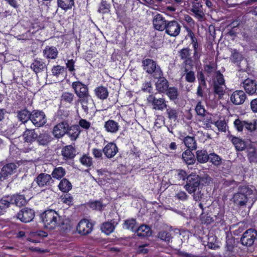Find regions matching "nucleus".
Instances as JSON below:
<instances>
[{
    "mask_svg": "<svg viewBox=\"0 0 257 257\" xmlns=\"http://www.w3.org/2000/svg\"><path fill=\"white\" fill-rule=\"evenodd\" d=\"M118 152V148L115 144L109 143L103 148V152L107 158L113 157Z\"/></svg>",
    "mask_w": 257,
    "mask_h": 257,
    "instance_id": "22",
    "label": "nucleus"
},
{
    "mask_svg": "<svg viewBox=\"0 0 257 257\" xmlns=\"http://www.w3.org/2000/svg\"><path fill=\"white\" fill-rule=\"evenodd\" d=\"M37 138L39 144L43 146L47 145L50 140V136L47 133L40 134Z\"/></svg>",
    "mask_w": 257,
    "mask_h": 257,
    "instance_id": "50",
    "label": "nucleus"
},
{
    "mask_svg": "<svg viewBox=\"0 0 257 257\" xmlns=\"http://www.w3.org/2000/svg\"><path fill=\"white\" fill-rule=\"evenodd\" d=\"M123 228L131 230L132 231H136L137 229V222L135 219H128L124 221L123 226Z\"/></svg>",
    "mask_w": 257,
    "mask_h": 257,
    "instance_id": "45",
    "label": "nucleus"
},
{
    "mask_svg": "<svg viewBox=\"0 0 257 257\" xmlns=\"http://www.w3.org/2000/svg\"><path fill=\"white\" fill-rule=\"evenodd\" d=\"M58 51L54 46H46L43 50V55L47 59H55L57 57Z\"/></svg>",
    "mask_w": 257,
    "mask_h": 257,
    "instance_id": "25",
    "label": "nucleus"
},
{
    "mask_svg": "<svg viewBox=\"0 0 257 257\" xmlns=\"http://www.w3.org/2000/svg\"><path fill=\"white\" fill-rule=\"evenodd\" d=\"M230 51L231 53L230 56L231 62L238 66H240L241 62L244 59L242 54L236 49H230Z\"/></svg>",
    "mask_w": 257,
    "mask_h": 257,
    "instance_id": "23",
    "label": "nucleus"
},
{
    "mask_svg": "<svg viewBox=\"0 0 257 257\" xmlns=\"http://www.w3.org/2000/svg\"><path fill=\"white\" fill-rule=\"evenodd\" d=\"M234 124L237 130L239 132L242 131L243 129L249 132H252L256 129V122L255 120L251 121L241 120L239 119L234 121Z\"/></svg>",
    "mask_w": 257,
    "mask_h": 257,
    "instance_id": "6",
    "label": "nucleus"
},
{
    "mask_svg": "<svg viewBox=\"0 0 257 257\" xmlns=\"http://www.w3.org/2000/svg\"><path fill=\"white\" fill-rule=\"evenodd\" d=\"M166 112L169 119L175 120L177 118L178 112L175 109L169 108Z\"/></svg>",
    "mask_w": 257,
    "mask_h": 257,
    "instance_id": "57",
    "label": "nucleus"
},
{
    "mask_svg": "<svg viewBox=\"0 0 257 257\" xmlns=\"http://www.w3.org/2000/svg\"><path fill=\"white\" fill-rule=\"evenodd\" d=\"M72 184L66 179L61 180L58 185V188L63 192H68L72 189Z\"/></svg>",
    "mask_w": 257,
    "mask_h": 257,
    "instance_id": "42",
    "label": "nucleus"
},
{
    "mask_svg": "<svg viewBox=\"0 0 257 257\" xmlns=\"http://www.w3.org/2000/svg\"><path fill=\"white\" fill-rule=\"evenodd\" d=\"M246 99V94L242 90H236L230 96V100L235 105L242 104Z\"/></svg>",
    "mask_w": 257,
    "mask_h": 257,
    "instance_id": "19",
    "label": "nucleus"
},
{
    "mask_svg": "<svg viewBox=\"0 0 257 257\" xmlns=\"http://www.w3.org/2000/svg\"><path fill=\"white\" fill-rule=\"evenodd\" d=\"M17 117L23 123L26 122L31 118V113L26 109L22 110L17 112Z\"/></svg>",
    "mask_w": 257,
    "mask_h": 257,
    "instance_id": "39",
    "label": "nucleus"
},
{
    "mask_svg": "<svg viewBox=\"0 0 257 257\" xmlns=\"http://www.w3.org/2000/svg\"><path fill=\"white\" fill-rule=\"evenodd\" d=\"M32 33L30 31L26 32L25 33L17 36L16 38L19 40H29L32 39Z\"/></svg>",
    "mask_w": 257,
    "mask_h": 257,
    "instance_id": "58",
    "label": "nucleus"
},
{
    "mask_svg": "<svg viewBox=\"0 0 257 257\" xmlns=\"http://www.w3.org/2000/svg\"><path fill=\"white\" fill-rule=\"evenodd\" d=\"M182 159L188 165H192L195 162L194 155L191 150H187L182 154Z\"/></svg>",
    "mask_w": 257,
    "mask_h": 257,
    "instance_id": "37",
    "label": "nucleus"
},
{
    "mask_svg": "<svg viewBox=\"0 0 257 257\" xmlns=\"http://www.w3.org/2000/svg\"><path fill=\"white\" fill-rule=\"evenodd\" d=\"M165 32L171 37H176L178 36L181 31L180 25L176 21H171L167 23Z\"/></svg>",
    "mask_w": 257,
    "mask_h": 257,
    "instance_id": "11",
    "label": "nucleus"
},
{
    "mask_svg": "<svg viewBox=\"0 0 257 257\" xmlns=\"http://www.w3.org/2000/svg\"><path fill=\"white\" fill-rule=\"evenodd\" d=\"M190 11L193 13L194 17L198 21H202L205 19V13L202 5L199 3H192Z\"/></svg>",
    "mask_w": 257,
    "mask_h": 257,
    "instance_id": "16",
    "label": "nucleus"
},
{
    "mask_svg": "<svg viewBox=\"0 0 257 257\" xmlns=\"http://www.w3.org/2000/svg\"><path fill=\"white\" fill-rule=\"evenodd\" d=\"M214 90L216 94L221 97L224 94L226 88L223 75L219 71L217 72L213 81Z\"/></svg>",
    "mask_w": 257,
    "mask_h": 257,
    "instance_id": "5",
    "label": "nucleus"
},
{
    "mask_svg": "<svg viewBox=\"0 0 257 257\" xmlns=\"http://www.w3.org/2000/svg\"><path fill=\"white\" fill-rule=\"evenodd\" d=\"M252 193V190L248 187L240 186L238 191L233 195L232 198V201L238 206H245Z\"/></svg>",
    "mask_w": 257,
    "mask_h": 257,
    "instance_id": "2",
    "label": "nucleus"
},
{
    "mask_svg": "<svg viewBox=\"0 0 257 257\" xmlns=\"http://www.w3.org/2000/svg\"><path fill=\"white\" fill-rule=\"evenodd\" d=\"M58 6L64 10L72 8L74 5V0H57Z\"/></svg>",
    "mask_w": 257,
    "mask_h": 257,
    "instance_id": "49",
    "label": "nucleus"
},
{
    "mask_svg": "<svg viewBox=\"0 0 257 257\" xmlns=\"http://www.w3.org/2000/svg\"><path fill=\"white\" fill-rule=\"evenodd\" d=\"M62 155L66 160L72 159L75 156V149L72 145L65 146L62 150Z\"/></svg>",
    "mask_w": 257,
    "mask_h": 257,
    "instance_id": "29",
    "label": "nucleus"
},
{
    "mask_svg": "<svg viewBox=\"0 0 257 257\" xmlns=\"http://www.w3.org/2000/svg\"><path fill=\"white\" fill-rule=\"evenodd\" d=\"M104 128L107 133L116 134L120 129V125L114 120L109 119L104 122Z\"/></svg>",
    "mask_w": 257,
    "mask_h": 257,
    "instance_id": "21",
    "label": "nucleus"
},
{
    "mask_svg": "<svg viewBox=\"0 0 257 257\" xmlns=\"http://www.w3.org/2000/svg\"><path fill=\"white\" fill-rule=\"evenodd\" d=\"M147 100L152 105L154 109L162 111L167 108L166 101L164 98H157L153 95H150Z\"/></svg>",
    "mask_w": 257,
    "mask_h": 257,
    "instance_id": "12",
    "label": "nucleus"
},
{
    "mask_svg": "<svg viewBox=\"0 0 257 257\" xmlns=\"http://www.w3.org/2000/svg\"><path fill=\"white\" fill-rule=\"evenodd\" d=\"M190 54L189 49L184 48L180 51V56L182 59L185 60V65L192 64V61L190 58Z\"/></svg>",
    "mask_w": 257,
    "mask_h": 257,
    "instance_id": "46",
    "label": "nucleus"
},
{
    "mask_svg": "<svg viewBox=\"0 0 257 257\" xmlns=\"http://www.w3.org/2000/svg\"><path fill=\"white\" fill-rule=\"evenodd\" d=\"M187 174L185 171L180 170L176 171L173 176V183L176 185H181L187 179Z\"/></svg>",
    "mask_w": 257,
    "mask_h": 257,
    "instance_id": "24",
    "label": "nucleus"
},
{
    "mask_svg": "<svg viewBox=\"0 0 257 257\" xmlns=\"http://www.w3.org/2000/svg\"><path fill=\"white\" fill-rule=\"evenodd\" d=\"M23 137L26 142L32 143L37 138V135L34 130L27 129L23 134Z\"/></svg>",
    "mask_w": 257,
    "mask_h": 257,
    "instance_id": "36",
    "label": "nucleus"
},
{
    "mask_svg": "<svg viewBox=\"0 0 257 257\" xmlns=\"http://www.w3.org/2000/svg\"><path fill=\"white\" fill-rule=\"evenodd\" d=\"M215 125L219 131L225 132L226 130V123L224 120H219L215 122Z\"/></svg>",
    "mask_w": 257,
    "mask_h": 257,
    "instance_id": "54",
    "label": "nucleus"
},
{
    "mask_svg": "<svg viewBox=\"0 0 257 257\" xmlns=\"http://www.w3.org/2000/svg\"><path fill=\"white\" fill-rule=\"evenodd\" d=\"M200 184V178L199 175L192 174L187 176L184 188L189 194H192L198 190Z\"/></svg>",
    "mask_w": 257,
    "mask_h": 257,
    "instance_id": "4",
    "label": "nucleus"
},
{
    "mask_svg": "<svg viewBox=\"0 0 257 257\" xmlns=\"http://www.w3.org/2000/svg\"><path fill=\"white\" fill-rule=\"evenodd\" d=\"M195 110L198 115L203 116L205 115V109L204 106L201 104V102H199L195 108Z\"/></svg>",
    "mask_w": 257,
    "mask_h": 257,
    "instance_id": "59",
    "label": "nucleus"
},
{
    "mask_svg": "<svg viewBox=\"0 0 257 257\" xmlns=\"http://www.w3.org/2000/svg\"><path fill=\"white\" fill-rule=\"evenodd\" d=\"M7 197L11 198V204H15L19 207L25 205L26 203L25 197L22 195H15L13 196H8Z\"/></svg>",
    "mask_w": 257,
    "mask_h": 257,
    "instance_id": "32",
    "label": "nucleus"
},
{
    "mask_svg": "<svg viewBox=\"0 0 257 257\" xmlns=\"http://www.w3.org/2000/svg\"><path fill=\"white\" fill-rule=\"evenodd\" d=\"M78 101L81 103L84 112L86 113H88L89 109L92 108L93 105V100L91 96L79 99Z\"/></svg>",
    "mask_w": 257,
    "mask_h": 257,
    "instance_id": "27",
    "label": "nucleus"
},
{
    "mask_svg": "<svg viewBox=\"0 0 257 257\" xmlns=\"http://www.w3.org/2000/svg\"><path fill=\"white\" fill-rule=\"evenodd\" d=\"M81 132L79 126L78 125H73L68 127L67 134L69 136L72 141L76 140L80 135Z\"/></svg>",
    "mask_w": 257,
    "mask_h": 257,
    "instance_id": "26",
    "label": "nucleus"
},
{
    "mask_svg": "<svg viewBox=\"0 0 257 257\" xmlns=\"http://www.w3.org/2000/svg\"><path fill=\"white\" fill-rule=\"evenodd\" d=\"M90 122L85 119L81 118L79 121V126L85 130H88L90 127Z\"/></svg>",
    "mask_w": 257,
    "mask_h": 257,
    "instance_id": "62",
    "label": "nucleus"
},
{
    "mask_svg": "<svg viewBox=\"0 0 257 257\" xmlns=\"http://www.w3.org/2000/svg\"><path fill=\"white\" fill-rule=\"evenodd\" d=\"M185 145L189 150H195L197 148V144L194 137L186 136L181 139Z\"/></svg>",
    "mask_w": 257,
    "mask_h": 257,
    "instance_id": "33",
    "label": "nucleus"
},
{
    "mask_svg": "<svg viewBox=\"0 0 257 257\" xmlns=\"http://www.w3.org/2000/svg\"><path fill=\"white\" fill-rule=\"evenodd\" d=\"M117 223L115 222H106L103 223L101 227L102 232L108 235L113 231Z\"/></svg>",
    "mask_w": 257,
    "mask_h": 257,
    "instance_id": "35",
    "label": "nucleus"
},
{
    "mask_svg": "<svg viewBox=\"0 0 257 257\" xmlns=\"http://www.w3.org/2000/svg\"><path fill=\"white\" fill-rule=\"evenodd\" d=\"M197 159L199 163H204L209 160V155L205 150H198L196 152Z\"/></svg>",
    "mask_w": 257,
    "mask_h": 257,
    "instance_id": "47",
    "label": "nucleus"
},
{
    "mask_svg": "<svg viewBox=\"0 0 257 257\" xmlns=\"http://www.w3.org/2000/svg\"><path fill=\"white\" fill-rule=\"evenodd\" d=\"M166 94L171 100H175L178 95V90L174 87H170L166 90Z\"/></svg>",
    "mask_w": 257,
    "mask_h": 257,
    "instance_id": "51",
    "label": "nucleus"
},
{
    "mask_svg": "<svg viewBox=\"0 0 257 257\" xmlns=\"http://www.w3.org/2000/svg\"><path fill=\"white\" fill-rule=\"evenodd\" d=\"M65 68L64 66L57 65L53 67L52 72L54 75L58 76L65 71Z\"/></svg>",
    "mask_w": 257,
    "mask_h": 257,
    "instance_id": "56",
    "label": "nucleus"
},
{
    "mask_svg": "<svg viewBox=\"0 0 257 257\" xmlns=\"http://www.w3.org/2000/svg\"><path fill=\"white\" fill-rule=\"evenodd\" d=\"M17 169V166L15 163H9L4 166L0 172L3 179L8 178L14 174Z\"/></svg>",
    "mask_w": 257,
    "mask_h": 257,
    "instance_id": "18",
    "label": "nucleus"
},
{
    "mask_svg": "<svg viewBox=\"0 0 257 257\" xmlns=\"http://www.w3.org/2000/svg\"><path fill=\"white\" fill-rule=\"evenodd\" d=\"M231 142L237 151H243L245 148L246 145L244 142L238 138L233 137Z\"/></svg>",
    "mask_w": 257,
    "mask_h": 257,
    "instance_id": "48",
    "label": "nucleus"
},
{
    "mask_svg": "<svg viewBox=\"0 0 257 257\" xmlns=\"http://www.w3.org/2000/svg\"><path fill=\"white\" fill-rule=\"evenodd\" d=\"M31 120L35 126L41 127L46 123L47 119L43 111L34 110L31 113Z\"/></svg>",
    "mask_w": 257,
    "mask_h": 257,
    "instance_id": "9",
    "label": "nucleus"
},
{
    "mask_svg": "<svg viewBox=\"0 0 257 257\" xmlns=\"http://www.w3.org/2000/svg\"><path fill=\"white\" fill-rule=\"evenodd\" d=\"M72 87L79 99L84 98L90 96L88 93V89L86 85L80 81H75L72 83Z\"/></svg>",
    "mask_w": 257,
    "mask_h": 257,
    "instance_id": "8",
    "label": "nucleus"
},
{
    "mask_svg": "<svg viewBox=\"0 0 257 257\" xmlns=\"http://www.w3.org/2000/svg\"><path fill=\"white\" fill-rule=\"evenodd\" d=\"M92 229V224L86 219L80 220L77 226V231L79 234L83 235L90 233Z\"/></svg>",
    "mask_w": 257,
    "mask_h": 257,
    "instance_id": "14",
    "label": "nucleus"
},
{
    "mask_svg": "<svg viewBox=\"0 0 257 257\" xmlns=\"http://www.w3.org/2000/svg\"><path fill=\"white\" fill-rule=\"evenodd\" d=\"M69 125L67 122L62 121L55 125L53 130V134L55 137L60 138L62 137L68 131Z\"/></svg>",
    "mask_w": 257,
    "mask_h": 257,
    "instance_id": "15",
    "label": "nucleus"
},
{
    "mask_svg": "<svg viewBox=\"0 0 257 257\" xmlns=\"http://www.w3.org/2000/svg\"><path fill=\"white\" fill-rule=\"evenodd\" d=\"M257 236V231L253 229H247L243 234L240 241L243 245L250 246L252 245Z\"/></svg>",
    "mask_w": 257,
    "mask_h": 257,
    "instance_id": "10",
    "label": "nucleus"
},
{
    "mask_svg": "<svg viewBox=\"0 0 257 257\" xmlns=\"http://www.w3.org/2000/svg\"><path fill=\"white\" fill-rule=\"evenodd\" d=\"M143 69L148 74L154 73L155 78L160 77L162 75L160 68L157 65L156 62L151 59H146L142 61Z\"/></svg>",
    "mask_w": 257,
    "mask_h": 257,
    "instance_id": "3",
    "label": "nucleus"
},
{
    "mask_svg": "<svg viewBox=\"0 0 257 257\" xmlns=\"http://www.w3.org/2000/svg\"><path fill=\"white\" fill-rule=\"evenodd\" d=\"M158 78L159 79L156 83L157 90L159 92L163 93L166 92L169 86L167 80L164 77H161V76Z\"/></svg>",
    "mask_w": 257,
    "mask_h": 257,
    "instance_id": "30",
    "label": "nucleus"
},
{
    "mask_svg": "<svg viewBox=\"0 0 257 257\" xmlns=\"http://www.w3.org/2000/svg\"><path fill=\"white\" fill-rule=\"evenodd\" d=\"M193 199L195 201H199L202 198L203 194L201 193V191L200 190V188L197 191L193 192Z\"/></svg>",
    "mask_w": 257,
    "mask_h": 257,
    "instance_id": "64",
    "label": "nucleus"
},
{
    "mask_svg": "<svg viewBox=\"0 0 257 257\" xmlns=\"http://www.w3.org/2000/svg\"><path fill=\"white\" fill-rule=\"evenodd\" d=\"M192 65H185L184 67V71L185 72V80L188 82H193L195 80V73L192 71Z\"/></svg>",
    "mask_w": 257,
    "mask_h": 257,
    "instance_id": "31",
    "label": "nucleus"
},
{
    "mask_svg": "<svg viewBox=\"0 0 257 257\" xmlns=\"http://www.w3.org/2000/svg\"><path fill=\"white\" fill-rule=\"evenodd\" d=\"M31 68L37 73L46 69L45 63L41 59H36L31 65Z\"/></svg>",
    "mask_w": 257,
    "mask_h": 257,
    "instance_id": "28",
    "label": "nucleus"
},
{
    "mask_svg": "<svg viewBox=\"0 0 257 257\" xmlns=\"http://www.w3.org/2000/svg\"><path fill=\"white\" fill-rule=\"evenodd\" d=\"M80 161L82 164L87 167H89L92 165V159L90 157L86 155L83 156L80 159Z\"/></svg>",
    "mask_w": 257,
    "mask_h": 257,
    "instance_id": "55",
    "label": "nucleus"
},
{
    "mask_svg": "<svg viewBox=\"0 0 257 257\" xmlns=\"http://www.w3.org/2000/svg\"><path fill=\"white\" fill-rule=\"evenodd\" d=\"M144 2V4L150 8L159 11L158 5L156 4L153 0H143Z\"/></svg>",
    "mask_w": 257,
    "mask_h": 257,
    "instance_id": "60",
    "label": "nucleus"
},
{
    "mask_svg": "<svg viewBox=\"0 0 257 257\" xmlns=\"http://www.w3.org/2000/svg\"><path fill=\"white\" fill-rule=\"evenodd\" d=\"M109 6L105 2H102L99 7L98 11L99 13L104 14L107 13L109 11Z\"/></svg>",
    "mask_w": 257,
    "mask_h": 257,
    "instance_id": "61",
    "label": "nucleus"
},
{
    "mask_svg": "<svg viewBox=\"0 0 257 257\" xmlns=\"http://www.w3.org/2000/svg\"><path fill=\"white\" fill-rule=\"evenodd\" d=\"M35 216L33 210L28 208H25L21 210L17 214V218L22 222L25 223L31 221Z\"/></svg>",
    "mask_w": 257,
    "mask_h": 257,
    "instance_id": "13",
    "label": "nucleus"
},
{
    "mask_svg": "<svg viewBox=\"0 0 257 257\" xmlns=\"http://www.w3.org/2000/svg\"><path fill=\"white\" fill-rule=\"evenodd\" d=\"M211 163L215 166H219L221 164V159L217 154L213 153L209 154V160Z\"/></svg>",
    "mask_w": 257,
    "mask_h": 257,
    "instance_id": "52",
    "label": "nucleus"
},
{
    "mask_svg": "<svg viewBox=\"0 0 257 257\" xmlns=\"http://www.w3.org/2000/svg\"><path fill=\"white\" fill-rule=\"evenodd\" d=\"M136 232L139 236H149L152 234L151 228L148 225L144 224L137 228Z\"/></svg>",
    "mask_w": 257,
    "mask_h": 257,
    "instance_id": "34",
    "label": "nucleus"
},
{
    "mask_svg": "<svg viewBox=\"0 0 257 257\" xmlns=\"http://www.w3.org/2000/svg\"><path fill=\"white\" fill-rule=\"evenodd\" d=\"M242 84L246 93L249 94H253L256 93L257 85L255 80L247 78L242 82Z\"/></svg>",
    "mask_w": 257,
    "mask_h": 257,
    "instance_id": "20",
    "label": "nucleus"
},
{
    "mask_svg": "<svg viewBox=\"0 0 257 257\" xmlns=\"http://www.w3.org/2000/svg\"><path fill=\"white\" fill-rule=\"evenodd\" d=\"M75 96L74 94L69 92H64L61 96V101L65 104H72Z\"/></svg>",
    "mask_w": 257,
    "mask_h": 257,
    "instance_id": "43",
    "label": "nucleus"
},
{
    "mask_svg": "<svg viewBox=\"0 0 257 257\" xmlns=\"http://www.w3.org/2000/svg\"><path fill=\"white\" fill-rule=\"evenodd\" d=\"M11 198L7 196L0 200V215L4 214L11 204Z\"/></svg>",
    "mask_w": 257,
    "mask_h": 257,
    "instance_id": "44",
    "label": "nucleus"
},
{
    "mask_svg": "<svg viewBox=\"0 0 257 257\" xmlns=\"http://www.w3.org/2000/svg\"><path fill=\"white\" fill-rule=\"evenodd\" d=\"M158 237L166 242H170L172 238L171 233L166 231H160L158 234Z\"/></svg>",
    "mask_w": 257,
    "mask_h": 257,
    "instance_id": "53",
    "label": "nucleus"
},
{
    "mask_svg": "<svg viewBox=\"0 0 257 257\" xmlns=\"http://www.w3.org/2000/svg\"><path fill=\"white\" fill-rule=\"evenodd\" d=\"M175 197L180 200L185 201L187 200L189 196L185 192L181 191L176 193Z\"/></svg>",
    "mask_w": 257,
    "mask_h": 257,
    "instance_id": "63",
    "label": "nucleus"
},
{
    "mask_svg": "<svg viewBox=\"0 0 257 257\" xmlns=\"http://www.w3.org/2000/svg\"><path fill=\"white\" fill-rule=\"evenodd\" d=\"M66 174V170L62 167H55L52 172L51 177L58 180L61 179Z\"/></svg>",
    "mask_w": 257,
    "mask_h": 257,
    "instance_id": "40",
    "label": "nucleus"
},
{
    "mask_svg": "<svg viewBox=\"0 0 257 257\" xmlns=\"http://www.w3.org/2000/svg\"><path fill=\"white\" fill-rule=\"evenodd\" d=\"M152 13L154 15L152 19L153 28L159 31L165 30L168 21L160 14H155L153 12Z\"/></svg>",
    "mask_w": 257,
    "mask_h": 257,
    "instance_id": "7",
    "label": "nucleus"
},
{
    "mask_svg": "<svg viewBox=\"0 0 257 257\" xmlns=\"http://www.w3.org/2000/svg\"><path fill=\"white\" fill-rule=\"evenodd\" d=\"M41 218L45 227L48 229H54L60 225L61 229L64 230H70L72 227V223L69 219H65L61 223L60 216L53 210L45 211L41 215Z\"/></svg>",
    "mask_w": 257,
    "mask_h": 257,
    "instance_id": "1",
    "label": "nucleus"
},
{
    "mask_svg": "<svg viewBox=\"0 0 257 257\" xmlns=\"http://www.w3.org/2000/svg\"><path fill=\"white\" fill-rule=\"evenodd\" d=\"M247 158L250 163H257V149L250 147L247 149Z\"/></svg>",
    "mask_w": 257,
    "mask_h": 257,
    "instance_id": "41",
    "label": "nucleus"
},
{
    "mask_svg": "<svg viewBox=\"0 0 257 257\" xmlns=\"http://www.w3.org/2000/svg\"><path fill=\"white\" fill-rule=\"evenodd\" d=\"M35 181L39 187H43L50 185L53 181L50 175L41 173L37 177Z\"/></svg>",
    "mask_w": 257,
    "mask_h": 257,
    "instance_id": "17",
    "label": "nucleus"
},
{
    "mask_svg": "<svg viewBox=\"0 0 257 257\" xmlns=\"http://www.w3.org/2000/svg\"><path fill=\"white\" fill-rule=\"evenodd\" d=\"M95 94L100 99H106L108 95L107 89L104 86H99L94 90Z\"/></svg>",
    "mask_w": 257,
    "mask_h": 257,
    "instance_id": "38",
    "label": "nucleus"
}]
</instances>
